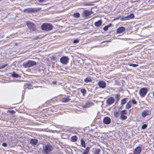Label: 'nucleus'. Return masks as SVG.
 <instances>
[{
  "instance_id": "nucleus-1",
  "label": "nucleus",
  "mask_w": 154,
  "mask_h": 154,
  "mask_svg": "<svg viewBox=\"0 0 154 154\" xmlns=\"http://www.w3.org/2000/svg\"><path fill=\"white\" fill-rule=\"evenodd\" d=\"M53 149V147L49 143L45 144L43 146L42 152L45 154H48L51 152Z\"/></svg>"
},
{
  "instance_id": "nucleus-2",
  "label": "nucleus",
  "mask_w": 154,
  "mask_h": 154,
  "mask_svg": "<svg viewBox=\"0 0 154 154\" xmlns=\"http://www.w3.org/2000/svg\"><path fill=\"white\" fill-rule=\"evenodd\" d=\"M134 16L133 14H131L125 17H123L121 15L118 16V17H116L114 19V20H117L120 19L121 21H124L127 20H129L131 19L134 18Z\"/></svg>"
},
{
  "instance_id": "nucleus-3",
  "label": "nucleus",
  "mask_w": 154,
  "mask_h": 154,
  "mask_svg": "<svg viewBox=\"0 0 154 154\" xmlns=\"http://www.w3.org/2000/svg\"><path fill=\"white\" fill-rule=\"evenodd\" d=\"M41 9V8H28L25 9L23 11L24 13H32L40 11Z\"/></svg>"
},
{
  "instance_id": "nucleus-4",
  "label": "nucleus",
  "mask_w": 154,
  "mask_h": 154,
  "mask_svg": "<svg viewBox=\"0 0 154 154\" xmlns=\"http://www.w3.org/2000/svg\"><path fill=\"white\" fill-rule=\"evenodd\" d=\"M36 64L35 61L31 60H28L27 62H24L23 63V65L24 68H28Z\"/></svg>"
},
{
  "instance_id": "nucleus-5",
  "label": "nucleus",
  "mask_w": 154,
  "mask_h": 154,
  "mask_svg": "<svg viewBox=\"0 0 154 154\" xmlns=\"http://www.w3.org/2000/svg\"><path fill=\"white\" fill-rule=\"evenodd\" d=\"M41 27L42 29L44 30L49 31L52 29L53 26L51 24L45 23L42 24Z\"/></svg>"
},
{
  "instance_id": "nucleus-6",
  "label": "nucleus",
  "mask_w": 154,
  "mask_h": 154,
  "mask_svg": "<svg viewBox=\"0 0 154 154\" xmlns=\"http://www.w3.org/2000/svg\"><path fill=\"white\" fill-rule=\"evenodd\" d=\"M147 91V88H143L140 89L139 93L141 97H143L146 94Z\"/></svg>"
},
{
  "instance_id": "nucleus-7",
  "label": "nucleus",
  "mask_w": 154,
  "mask_h": 154,
  "mask_svg": "<svg viewBox=\"0 0 154 154\" xmlns=\"http://www.w3.org/2000/svg\"><path fill=\"white\" fill-rule=\"evenodd\" d=\"M69 60V58L67 56H64L60 58V61L63 64H66Z\"/></svg>"
},
{
  "instance_id": "nucleus-8",
  "label": "nucleus",
  "mask_w": 154,
  "mask_h": 154,
  "mask_svg": "<svg viewBox=\"0 0 154 154\" xmlns=\"http://www.w3.org/2000/svg\"><path fill=\"white\" fill-rule=\"evenodd\" d=\"M26 24L29 29L30 30L34 31L35 29V24L31 22L27 21Z\"/></svg>"
},
{
  "instance_id": "nucleus-9",
  "label": "nucleus",
  "mask_w": 154,
  "mask_h": 154,
  "mask_svg": "<svg viewBox=\"0 0 154 154\" xmlns=\"http://www.w3.org/2000/svg\"><path fill=\"white\" fill-rule=\"evenodd\" d=\"M98 85L100 88H104L106 87V84L105 82L103 81H100L98 83Z\"/></svg>"
},
{
  "instance_id": "nucleus-10",
  "label": "nucleus",
  "mask_w": 154,
  "mask_h": 154,
  "mask_svg": "<svg viewBox=\"0 0 154 154\" xmlns=\"http://www.w3.org/2000/svg\"><path fill=\"white\" fill-rule=\"evenodd\" d=\"M151 111L149 110H144L142 113V116L143 118H145L147 116L150 115Z\"/></svg>"
},
{
  "instance_id": "nucleus-11",
  "label": "nucleus",
  "mask_w": 154,
  "mask_h": 154,
  "mask_svg": "<svg viewBox=\"0 0 154 154\" xmlns=\"http://www.w3.org/2000/svg\"><path fill=\"white\" fill-rule=\"evenodd\" d=\"M141 147L139 146L137 147L134 151V154H140L141 151Z\"/></svg>"
},
{
  "instance_id": "nucleus-12",
  "label": "nucleus",
  "mask_w": 154,
  "mask_h": 154,
  "mask_svg": "<svg viewBox=\"0 0 154 154\" xmlns=\"http://www.w3.org/2000/svg\"><path fill=\"white\" fill-rule=\"evenodd\" d=\"M114 99L113 97H110L106 101V103L108 105H111L114 102Z\"/></svg>"
},
{
  "instance_id": "nucleus-13",
  "label": "nucleus",
  "mask_w": 154,
  "mask_h": 154,
  "mask_svg": "<svg viewBox=\"0 0 154 154\" xmlns=\"http://www.w3.org/2000/svg\"><path fill=\"white\" fill-rule=\"evenodd\" d=\"M103 121L104 124L108 125L110 123L111 119L109 117H106L103 119Z\"/></svg>"
},
{
  "instance_id": "nucleus-14",
  "label": "nucleus",
  "mask_w": 154,
  "mask_h": 154,
  "mask_svg": "<svg viewBox=\"0 0 154 154\" xmlns=\"http://www.w3.org/2000/svg\"><path fill=\"white\" fill-rule=\"evenodd\" d=\"M91 14V12L88 10H85L82 12V16L84 17H86L90 16Z\"/></svg>"
},
{
  "instance_id": "nucleus-15",
  "label": "nucleus",
  "mask_w": 154,
  "mask_h": 154,
  "mask_svg": "<svg viewBox=\"0 0 154 154\" xmlns=\"http://www.w3.org/2000/svg\"><path fill=\"white\" fill-rule=\"evenodd\" d=\"M71 100L70 98V96H68L65 97L63 98L61 100V102L63 103H67L69 102Z\"/></svg>"
},
{
  "instance_id": "nucleus-16",
  "label": "nucleus",
  "mask_w": 154,
  "mask_h": 154,
  "mask_svg": "<svg viewBox=\"0 0 154 154\" xmlns=\"http://www.w3.org/2000/svg\"><path fill=\"white\" fill-rule=\"evenodd\" d=\"M125 28L123 26H121L119 27L116 29V32L118 33H121L124 32L125 30Z\"/></svg>"
},
{
  "instance_id": "nucleus-17",
  "label": "nucleus",
  "mask_w": 154,
  "mask_h": 154,
  "mask_svg": "<svg viewBox=\"0 0 154 154\" xmlns=\"http://www.w3.org/2000/svg\"><path fill=\"white\" fill-rule=\"evenodd\" d=\"M94 105V103L92 102H88L86 103L84 106L85 108L90 107Z\"/></svg>"
},
{
  "instance_id": "nucleus-18",
  "label": "nucleus",
  "mask_w": 154,
  "mask_h": 154,
  "mask_svg": "<svg viewBox=\"0 0 154 154\" xmlns=\"http://www.w3.org/2000/svg\"><path fill=\"white\" fill-rule=\"evenodd\" d=\"M102 24V22L101 20H99L94 23V25L97 27L100 26Z\"/></svg>"
},
{
  "instance_id": "nucleus-19",
  "label": "nucleus",
  "mask_w": 154,
  "mask_h": 154,
  "mask_svg": "<svg viewBox=\"0 0 154 154\" xmlns=\"http://www.w3.org/2000/svg\"><path fill=\"white\" fill-rule=\"evenodd\" d=\"M38 142V140L35 139H32L31 140L30 143L33 145H35Z\"/></svg>"
},
{
  "instance_id": "nucleus-20",
  "label": "nucleus",
  "mask_w": 154,
  "mask_h": 154,
  "mask_svg": "<svg viewBox=\"0 0 154 154\" xmlns=\"http://www.w3.org/2000/svg\"><path fill=\"white\" fill-rule=\"evenodd\" d=\"M90 150V147H87L85 149L82 154H88Z\"/></svg>"
},
{
  "instance_id": "nucleus-21",
  "label": "nucleus",
  "mask_w": 154,
  "mask_h": 154,
  "mask_svg": "<svg viewBox=\"0 0 154 154\" xmlns=\"http://www.w3.org/2000/svg\"><path fill=\"white\" fill-rule=\"evenodd\" d=\"M81 144L82 146L84 148L85 147V141L82 139H81Z\"/></svg>"
},
{
  "instance_id": "nucleus-22",
  "label": "nucleus",
  "mask_w": 154,
  "mask_h": 154,
  "mask_svg": "<svg viewBox=\"0 0 154 154\" xmlns=\"http://www.w3.org/2000/svg\"><path fill=\"white\" fill-rule=\"evenodd\" d=\"M131 106V103H130V101L128 102L126 105L125 108L127 109H130Z\"/></svg>"
},
{
  "instance_id": "nucleus-23",
  "label": "nucleus",
  "mask_w": 154,
  "mask_h": 154,
  "mask_svg": "<svg viewBox=\"0 0 154 154\" xmlns=\"http://www.w3.org/2000/svg\"><path fill=\"white\" fill-rule=\"evenodd\" d=\"M77 139V137L76 136H74L72 137L71 138V141L72 142L76 141Z\"/></svg>"
},
{
  "instance_id": "nucleus-24",
  "label": "nucleus",
  "mask_w": 154,
  "mask_h": 154,
  "mask_svg": "<svg viewBox=\"0 0 154 154\" xmlns=\"http://www.w3.org/2000/svg\"><path fill=\"white\" fill-rule=\"evenodd\" d=\"M31 87L32 86L31 84L25 85L24 86L25 89L26 88H28V89H30Z\"/></svg>"
},
{
  "instance_id": "nucleus-25",
  "label": "nucleus",
  "mask_w": 154,
  "mask_h": 154,
  "mask_svg": "<svg viewBox=\"0 0 154 154\" xmlns=\"http://www.w3.org/2000/svg\"><path fill=\"white\" fill-rule=\"evenodd\" d=\"M12 76L13 77L18 78L19 75L18 74L14 72L12 74Z\"/></svg>"
},
{
  "instance_id": "nucleus-26",
  "label": "nucleus",
  "mask_w": 154,
  "mask_h": 154,
  "mask_svg": "<svg viewBox=\"0 0 154 154\" xmlns=\"http://www.w3.org/2000/svg\"><path fill=\"white\" fill-rule=\"evenodd\" d=\"M120 95L118 94L115 95V98L116 102L118 101L119 99Z\"/></svg>"
},
{
  "instance_id": "nucleus-27",
  "label": "nucleus",
  "mask_w": 154,
  "mask_h": 154,
  "mask_svg": "<svg viewBox=\"0 0 154 154\" xmlns=\"http://www.w3.org/2000/svg\"><path fill=\"white\" fill-rule=\"evenodd\" d=\"M85 82L88 83L90 82H91L92 80L89 78H87L84 80Z\"/></svg>"
},
{
  "instance_id": "nucleus-28",
  "label": "nucleus",
  "mask_w": 154,
  "mask_h": 154,
  "mask_svg": "<svg viewBox=\"0 0 154 154\" xmlns=\"http://www.w3.org/2000/svg\"><path fill=\"white\" fill-rule=\"evenodd\" d=\"M80 91H81V92H82V94L83 95V96L85 95V94L86 93V91L85 89H84V88L82 89H81Z\"/></svg>"
},
{
  "instance_id": "nucleus-29",
  "label": "nucleus",
  "mask_w": 154,
  "mask_h": 154,
  "mask_svg": "<svg viewBox=\"0 0 154 154\" xmlns=\"http://www.w3.org/2000/svg\"><path fill=\"white\" fill-rule=\"evenodd\" d=\"M127 117L126 116L122 115L120 117V119L123 120L126 119H127Z\"/></svg>"
},
{
  "instance_id": "nucleus-30",
  "label": "nucleus",
  "mask_w": 154,
  "mask_h": 154,
  "mask_svg": "<svg viewBox=\"0 0 154 154\" xmlns=\"http://www.w3.org/2000/svg\"><path fill=\"white\" fill-rule=\"evenodd\" d=\"M126 98H124L123 99H122L121 100V104L123 105L124 104H125L126 102Z\"/></svg>"
},
{
  "instance_id": "nucleus-31",
  "label": "nucleus",
  "mask_w": 154,
  "mask_h": 154,
  "mask_svg": "<svg viewBox=\"0 0 154 154\" xmlns=\"http://www.w3.org/2000/svg\"><path fill=\"white\" fill-rule=\"evenodd\" d=\"M100 151V150L99 149H96L94 152V154H99V152Z\"/></svg>"
},
{
  "instance_id": "nucleus-32",
  "label": "nucleus",
  "mask_w": 154,
  "mask_h": 154,
  "mask_svg": "<svg viewBox=\"0 0 154 154\" xmlns=\"http://www.w3.org/2000/svg\"><path fill=\"white\" fill-rule=\"evenodd\" d=\"M74 16L76 18H78L80 17V14L79 13H76L74 14Z\"/></svg>"
},
{
  "instance_id": "nucleus-33",
  "label": "nucleus",
  "mask_w": 154,
  "mask_h": 154,
  "mask_svg": "<svg viewBox=\"0 0 154 154\" xmlns=\"http://www.w3.org/2000/svg\"><path fill=\"white\" fill-rule=\"evenodd\" d=\"M129 66H131L133 67H137L138 66V65L136 64H129Z\"/></svg>"
},
{
  "instance_id": "nucleus-34",
  "label": "nucleus",
  "mask_w": 154,
  "mask_h": 154,
  "mask_svg": "<svg viewBox=\"0 0 154 154\" xmlns=\"http://www.w3.org/2000/svg\"><path fill=\"white\" fill-rule=\"evenodd\" d=\"M121 113L122 114V115H123L124 114H127V112L126 110H123L121 111Z\"/></svg>"
},
{
  "instance_id": "nucleus-35",
  "label": "nucleus",
  "mask_w": 154,
  "mask_h": 154,
  "mask_svg": "<svg viewBox=\"0 0 154 154\" xmlns=\"http://www.w3.org/2000/svg\"><path fill=\"white\" fill-rule=\"evenodd\" d=\"M8 66V64H6L4 65H3L0 66V69L4 68L7 66Z\"/></svg>"
},
{
  "instance_id": "nucleus-36",
  "label": "nucleus",
  "mask_w": 154,
  "mask_h": 154,
  "mask_svg": "<svg viewBox=\"0 0 154 154\" xmlns=\"http://www.w3.org/2000/svg\"><path fill=\"white\" fill-rule=\"evenodd\" d=\"M131 102L133 104H136L137 103V102L134 99H132Z\"/></svg>"
},
{
  "instance_id": "nucleus-37",
  "label": "nucleus",
  "mask_w": 154,
  "mask_h": 154,
  "mask_svg": "<svg viewBox=\"0 0 154 154\" xmlns=\"http://www.w3.org/2000/svg\"><path fill=\"white\" fill-rule=\"evenodd\" d=\"M147 125L146 124H143L141 127L142 129H144L146 128Z\"/></svg>"
},
{
  "instance_id": "nucleus-38",
  "label": "nucleus",
  "mask_w": 154,
  "mask_h": 154,
  "mask_svg": "<svg viewBox=\"0 0 154 154\" xmlns=\"http://www.w3.org/2000/svg\"><path fill=\"white\" fill-rule=\"evenodd\" d=\"M108 29V26H105L103 28V29L105 31H106Z\"/></svg>"
},
{
  "instance_id": "nucleus-39",
  "label": "nucleus",
  "mask_w": 154,
  "mask_h": 154,
  "mask_svg": "<svg viewBox=\"0 0 154 154\" xmlns=\"http://www.w3.org/2000/svg\"><path fill=\"white\" fill-rule=\"evenodd\" d=\"M8 112L11 113V114H14L15 112V111L13 110H8Z\"/></svg>"
},
{
  "instance_id": "nucleus-40",
  "label": "nucleus",
  "mask_w": 154,
  "mask_h": 154,
  "mask_svg": "<svg viewBox=\"0 0 154 154\" xmlns=\"http://www.w3.org/2000/svg\"><path fill=\"white\" fill-rule=\"evenodd\" d=\"M79 42V40L78 39H75L73 41V43H78Z\"/></svg>"
},
{
  "instance_id": "nucleus-41",
  "label": "nucleus",
  "mask_w": 154,
  "mask_h": 154,
  "mask_svg": "<svg viewBox=\"0 0 154 154\" xmlns=\"http://www.w3.org/2000/svg\"><path fill=\"white\" fill-rule=\"evenodd\" d=\"M118 113L117 112H115L114 113V116L116 117H117L118 116L117 115L118 114Z\"/></svg>"
},
{
  "instance_id": "nucleus-42",
  "label": "nucleus",
  "mask_w": 154,
  "mask_h": 154,
  "mask_svg": "<svg viewBox=\"0 0 154 154\" xmlns=\"http://www.w3.org/2000/svg\"><path fill=\"white\" fill-rule=\"evenodd\" d=\"M2 146L4 147H7V144L6 143H2Z\"/></svg>"
},
{
  "instance_id": "nucleus-43",
  "label": "nucleus",
  "mask_w": 154,
  "mask_h": 154,
  "mask_svg": "<svg viewBox=\"0 0 154 154\" xmlns=\"http://www.w3.org/2000/svg\"><path fill=\"white\" fill-rule=\"evenodd\" d=\"M45 0H38V1L39 3H42L45 1Z\"/></svg>"
},
{
  "instance_id": "nucleus-44",
  "label": "nucleus",
  "mask_w": 154,
  "mask_h": 154,
  "mask_svg": "<svg viewBox=\"0 0 154 154\" xmlns=\"http://www.w3.org/2000/svg\"><path fill=\"white\" fill-rule=\"evenodd\" d=\"M84 5L85 6H91L92 5L91 4H85Z\"/></svg>"
},
{
  "instance_id": "nucleus-45",
  "label": "nucleus",
  "mask_w": 154,
  "mask_h": 154,
  "mask_svg": "<svg viewBox=\"0 0 154 154\" xmlns=\"http://www.w3.org/2000/svg\"><path fill=\"white\" fill-rule=\"evenodd\" d=\"M111 42V41H110V40H107V41H103L102 42V43H104V42Z\"/></svg>"
},
{
  "instance_id": "nucleus-46",
  "label": "nucleus",
  "mask_w": 154,
  "mask_h": 154,
  "mask_svg": "<svg viewBox=\"0 0 154 154\" xmlns=\"http://www.w3.org/2000/svg\"><path fill=\"white\" fill-rule=\"evenodd\" d=\"M56 81H53L52 82V84L54 85H55L56 84Z\"/></svg>"
},
{
  "instance_id": "nucleus-47",
  "label": "nucleus",
  "mask_w": 154,
  "mask_h": 154,
  "mask_svg": "<svg viewBox=\"0 0 154 154\" xmlns=\"http://www.w3.org/2000/svg\"><path fill=\"white\" fill-rule=\"evenodd\" d=\"M112 24L111 23L109 24L107 26H108V28L111 26L112 25Z\"/></svg>"
},
{
  "instance_id": "nucleus-48",
  "label": "nucleus",
  "mask_w": 154,
  "mask_h": 154,
  "mask_svg": "<svg viewBox=\"0 0 154 154\" xmlns=\"http://www.w3.org/2000/svg\"><path fill=\"white\" fill-rule=\"evenodd\" d=\"M16 81H17L16 82L20 81H19V80H16Z\"/></svg>"
},
{
  "instance_id": "nucleus-49",
  "label": "nucleus",
  "mask_w": 154,
  "mask_h": 154,
  "mask_svg": "<svg viewBox=\"0 0 154 154\" xmlns=\"http://www.w3.org/2000/svg\"><path fill=\"white\" fill-rule=\"evenodd\" d=\"M153 148H154V144H153Z\"/></svg>"
},
{
  "instance_id": "nucleus-50",
  "label": "nucleus",
  "mask_w": 154,
  "mask_h": 154,
  "mask_svg": "<svg viewBox=\"0 0 154 154\" xmlns=\"http://www.w3.org/2000/svg\"><path fill=\"white\" fill-rule=\"evenodd\" d=\"M153 96L154 97V94H153Z\"/></svg>"
},
{
  "instance_id": "nucleus-51",
  "label": "nucleus",
  "mask_w": 154,
  "mask_h": 154,
  "mask_svg": "<svg viewBox=\"0 0 154 154\" xmlns=\"http://www.w3.org/2000/svg\"><path fill=\"white\" fill-rule=\"evenodd\" d=\"M2 0H0V1H1Z\"/></svg>"
}]
</instances>
